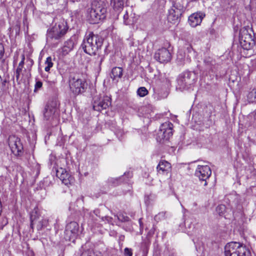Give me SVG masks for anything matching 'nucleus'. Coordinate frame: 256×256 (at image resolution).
Instances as JSON below:
<instances>
[{
    "label": "nucleus",
    "mask_w": 256,
    "mask_h": 256,
    "mask_svg": "<svg viewBox=\"0 0 256 256\" xmlns=\"http://www.w3.org/2000/svg\"><path fill=\"white\" fill-rule=\"evenodd\" d=\"M54 26L48 29L46 34V41L51 44H57L66 33L68 28L67 22L60 18Z\"/></svg>",
    "instance_id": "obj_1"
},
{
    "label": "nucleus",
    "mask_w": 256,
    "mask_h": 256,
    "mask_svg": "<svg viewBox=\"0 0 256 256\" xmlns=\"http://www.w3.org/2000/svg\"><path fill=\"white\" fill-rule=\"evenodd\" d=\"M102 44L103 38L101 36L90 32L84 38L81 46L86 53L92 56L96 54Z\"/></svg>",
    "instance_id": "obj_2"
},
{
    "label": "nucleus",
    "mask_w": 256,
    "mask_h": 256,
    "mask_svg": "<svg viewBox=\"0 0 256 256\" xmlns=\"http://www.w3.org/2000/svg\"><path fill=\"white\" fill-rule=\"evenodd\" d=\"M107 5V4L102 0H96L92 2V8L88 16L90 23H98L100 20L106 18Z\"/></svg>",
    "instance_id": "obj_3"
},
{
    "label": "nucleus",
    "mask_w": 256,
    "mask_h": 256,
    "mask_svg": "<svg viewBox=\"0 0 256 256\" xmlns=\"http://www.w3.org/2000/svg\"><path fill=\"white\" fill-rule=\"evenodd\" d=\"M240 42L243 48L250 50L255 44L254 32L249 26L242 28L240 31Z\"/></svg>",
    "instance_id": "obj_4"
},
{
    "label": "nucleus",
    "mask_w": 256,
    "mask_h": 256,
    "mask_svg": "<svg viewBox=\"0 0 256 256\" xmlns=\"http://www.w3.org/2000/svg\"><path fill=\"white\" fill-rule=\"evenodd\" d=\"M225 256H250V252L239 242H232L224 247Z\"/></svg>",
    "instance_id": "obj_5"
},
{
    "label": "nucleus",
    "mask_w": 256,
    "mask_h": 256,
    "mask_svg": "<svg viewBox=\"0 0 256 256\" xmlns=\"http://www.w3.org/2000/svg\"><path fill=\"white\" fill-rule=\"evenodd\" d=\"M69 86L71 92L78 95L85 92L87 88L86 80L78 76H70L69 80Z\"/></svg>",
    "instance_id": "obj_6"
},
{
    "label": "nucleus",
    "mask_w": 256,
    "mask_h": 256,
    "mask_svg": "<svg viewBox=\"0 0 256 256\" xmlns=\"http://www.w3.org/2000/svg\"><path fill=\"white\" fill-rule=\"evenodd\" d=\"M197 80L196 74L192 72L186 71L181 74L178 79L179 88L181 90H188L194 84Z\"/></svg>",
    "instance_id": "obj_7"
},
{
    "label": "nucleus",
    "mask_w": 256,
    "mask_h": 256,
    "mask_svg": "<svg viewBox=\"0 0 256 256\" xmlns=\"http://www.w3.org/2000/svg\"><path fill=\"white\" fill-rule=\"evenodd\" d=\"M48 220L40 217V212L38 208H34L30 214V228L34 229L36 225L38 230H41L44 227L46 226Z\"/></svg>",
    "instance_id": "obj_8"
},
{
    "label": "nucleus",
    "mask_w": 256,
    "mask_h": 256,
    "mask_svg": "<svg viewBox=\"0 0 256 256\" xmlns=\"http://www.w3.org/2000/svg\"><path fill=\"white\" fill-rule=\"evenodd\" d=\"M58 104L56 100L48 102L43 110L44 118L46 120H50L56 116L58 112Z\"/></svg>",
    "instance_id": "obj_9"
},
{
    "label": "nucleus",
    "mask_w": 256,
    "mask_h": 256,
    "mask_svg": "<svg viewBox=\"0 0 256 256\" xmlns=\"http://www.w3.org/2000/svg\"><path fill=\"white\" fill-rule=\"evenodd\" d=\"M173 124L172 123L167 122L160 126L158 133V140L160 142L162 140H168L172 136Z\"/></svg>",
    "instance_id": "obj_10"
},
{
    "label": "nucleus",
    "mask_w": 256,
    "mask_h": 256,
    "mask_svg": "<svg viewBox=\"0 0 256 256\" xmlns=\"http://www.w3.org/2000/svg\"><path fill=\"white\" fill-rule=\"evenodd\" d=\"M8 145L12 152L16 156H21L23 154V145L20 139L15 136L8 138Z\"/></svg>",
    "instance_id": "obj_11"
},
{
    "label": "nucleus",
    "mask_w": 256,
    "mask_h": 256,
    "mask_svg": "<svg viewBox=\"0 0 256 256\" xmlns=\"http://www.w3.org/2000/svg\"><path fill=\"white\" fill-rule=\"evenodd\" d=\"M111 105V98L108 96H95L94 98L93 108L100 112L106 109Z\"/></svg>",
    "instance_id": "obj_12"
},
{
    "label": "nucleus",
    "mask_w": 256,
    "mask_h": 256,
    "mask_svg": "<svg viewBox=\"0 0 256 256\" xmlns=\"http://www.w3.org/2000/svg\"><path fill=\"white\" fill-rule=\"evenodd\" d=\"M79 225L76 222H70L66 226L64 238L66 240H71L76 238L78 234Z\"/></svg>",
    "instance_id": "obj_13"
},
{
    "label": "nucleus",
    "mask_w": 256,
    "mask_h": 256,
    "mask_svg": "<svg viewBox=\"0 0 256 256\" xmlns=\"http://www.w3.org/2000/svg\"><path fill=\"white\" fill-rule=\"evenodd\" d=\"M211 174V169L209 166L206 165H198L195 171V176L198 178L200 180L204 182V186H207L206 180L209 178Z\"/></svg>",
    "instance_id": "obj_14"
},
{
    "label": "nucleus",
    "mask_w": 256,
    "mask_h": 256,
    "mask_svg": "<svg viewBox=\"0 0 256 256\" xmlns=\"http://www.w3.org/2000/svg\"><path fill=\"white\" fill-rule=\"evenodd\" d=\"M171 57V54L169 50L165 48L158 49L154 54V58L160 63L168 62Z\"/></svg>",
    "instance_id": "obj_15"
},
{
    "label": "nucleus",
    "mask_w": 256,
    "mask_h": 256,
    "mask_svg": "<svg viewBox=\"0 0 256 256\" xmlns=\"http://www.w3.org/2000/svg\"><path fill=\"white\" fill-rule=\"evenodd\" d=\"M205 16V13L200 11L193 13L188 16V23L191 27L196 28L201 24Z\"/></svg>",
    "instance_id": "obj_16"
},
{
    "label": "nucleus",
    "mask_w": 256,
    "mask_h": 256,
    "mask_svg": "<svg viewBox=\"0 0 256 256\" xmlns=\"http://www.w3.org/2000/svg\"><path fill=\"white\" fill-rule=\"evenodd\" d=\"M76 43L75 36H72L70 39L66 40L62 48V53L63 55L68 54L74 48Z\"/></svg>",
    "instance_id": "obj_17"
},
{
    "label": "nucleus",
    "mask_w": 256,
    "mask_h": 256,
    "mask_svg": "<svg viewBox=\"0 0 256 256\" xmlns=\"http://www.w3.org/2000/svg\"><path fill=\"white\" fill-rule=\"evenodd\" d=\"M136 19L135 18V14L132 11L126 10L123 15V23L126 26L133 25L136 22Z\"/></svg>",
    "instance_id": "obj_18"
},
{
    "label": "nucleus",
    "mask_w": 256,
    "mask_h": 256,
    "mask_svg": "<svg viewBox=\"0 0 256 256\" xmlns=\"http://www.w3.org/2000/svg\"><path fill=\"white\" fill-rule=\"evenodd\" d=\"M171 168V164L170 162L164 160H160L156 167L157 172L160 174H164L168 172Z\"/></svg>",
    "instance_id": "obj_19"
},
{
    "label": "nucleus",
    "mask_w": 256,
    "mask_h": 256,
    "mask_svg": "<svg viewBox=\"0 0 256 256\" xmlns=\"http://www.w3.org/2000/svg\"><path fill=\"white\" fill-rule=\"evenodd\" d=\"M182 12L172 8L169 10V14L168 16V20L172 23H176L180 18Z\"/></svg>",
    "instance_id": "obj_20"
},
{
    "label": "nucleus",
    "mask_w": 256,
    "mask_h": 256,
    "mask_svg": "<svg viewBox=\"0 0 256 256\" xmlns=\"http://www.w3.org/2000/svg\"><path fill=\"white\" fill-rule=\"evenodd\" d=\"M185 4V0H176L174 2L172 8L182 13L186 9Z\"/></svg>",
    "instance_id": "obj_21"
},
{
    "label": "nucleus",
    "mask_w": 256,
    "mask_h": 256,
    "mask_svg": "<svg viewBox=\"0 0 256 256\" xmlns=\"http://www.w3.org/2000/svg\"><path fill=\"white\" fill-rule=\"evenodd\" d=\"M122 76V70L120 67L114 68L111 72L110 77L113 80H118Z\"/></svg>",
    "instance_id": "obj_22"
},
{
    "label": "nucleus",
    "mask_w": 256,
    "mask_h": 256,
    "mask_svg": "<svg viewBox=\"0 0 256 256\" xmlns=\"http://www.w3.org/2000/svg\"><path fill=\"white\" fill-rule=\"evenodd\" d=\"M126 0H111L110 4L115 10H122Z\"/></svg>",
    "instance_id": "obj_23"
},
{
    "label": "nucleus",
    "mask_w": 256,
    "mask_h": 256,
    "mask_svg": "<svg viewBox=\"0 0 256 256\" xmlns=\"http://www.w3.org/2000/svg\"><path fill=\"white\" fill-rule=\"evenodd\" d=\"M247 100L249 103L256 102V88L252 89L246 95Z\"/></svg>",
    "instance_id": "obj_24"
},
{
    "label": "nucleus",
    "mask_w": 256,
    "mask_h": 256,
    "mask_svg": "<svg viewBox=\"0 0 256 256\" xmlns=\"http://www.w3.org/2000/svg\"><path fill=\"white\" fill-rule=\"evenodd\" d=\"M45 64H46V66L45 67L44 70L46 72H48L50 68L53 66L52 59L50 56H48L46 58V60L45 62Z\"/></svg>",
    "instance_id": "obj_25"
},
{
    "label": "nucleus",
    "mask_w": 256,
    "mask_h": 256,
    "mask_svg": "<svg viewBox=\"0 0 256 256\" xmlns=\"http://www.w3.org/2000/svg\"><path fill=\"white\" fill-rule=\"evenodd\" d=\"M137 94L140 97H144L148 94V90L145 87H140L138 89Z\"/></svg>",
    "instance_id": "obj_26"
},
{
    "label": "nucleus",
    "mask_w": 256,
    "mask_h": 256,
    "mask_svg": "<svg viewBox=\"0 0 256 256\" xmlns=\"http://www.w3.org/2000/svg\"><path fill=\"white\" fill-rule=\"evenodd\" d=\"M62 171L60 173V172L58 170L57 171V173H56V174H57V176L59 177V178H60V180H62V178H67L69 176V174H67L66 172H64V170H62Z\"/></svg>",
    "instance_id": "obj_27"
},
{
    "label": "nucleus",
    "mask_w": 256,
    "mask_h": 256,
    "mask_svg": "<svg viewBox=\"0 0 256 256\" xmlns=\"http://www.w3.org/2000/svg\"><path fill=\"white\" fill-rule=\"evenodd\" d=\"M166 218V212H160L158 214L156 215L154 217L156 220H160L164 219Z\"/></svg>",
    "instance_id": "obj_28"
},
{
    "label": "nucleus",
    "mask_w": 256,
    "mask_h": 256,
    "mask_svg": "<svg viewBox=\"0 0 256 256\" xmlns=\"http://www.w3.org/2000/svg\"><path fill=\"white\" fill-rule=\"evenodd\" d=\"M118 218L122 222H128L130 220L129 218L122 214H120L118 216Z\"/></svg>",
    "instance_id": "obj_29"
},
{
    "label": "nucleus",
    "mask_w": 256,
    "mask_h": 256,
    "mask_svg": "<svg viewBox=\"0 0 256 256\" xmlns=\"http://www.w3.org/2000/svg\"><path fill=\"white\" fill-rule=\"evenodd\" d=\"M7 82L8 81L6 79H2L0 76V91L4 90Z\"/></svg>",
    "instance_id": "obj_30"
},
{
    "label": "nucleus",
    "mask_w": 256,
    "mask_h": 256,
    "mask_svg": "<svg viewBox=\"0 0 256 256\" xmlns=\"http://www.w3.org/2000/svg\"><path fill=\"white\" fill-rule=\"evenodd\" d=\"M226 210V207L224 205H220L216 207V210L217 212L220 214L222 215L224 214Z\"/></svg>",
    "instance_id": "obj_31"
},
{
    "label": "nucleus",
    "mask_w": 256,
    "mask_h": 256,
    "mask_svg": "<svg viewBox=\"0 0 256 256\" xmlns=\"http://www.w3.org/2000/svg\"><path fill=\"white\" fill-rule=\"evenodd\" d=\"M72 180V178L68 176V177L67 178H62V182L66 186H68L70 184Z\"/></svg>",
    "instance_id": "obj_32"
},
{
    "label": "nucleus",
    "mask_w": 256,
    "mask_h": 256,
    "mask_svg": "<svg viewBox=\"0 0 256 256\" xmlns=\"http://www.w3.org/2000/svg\"><path fill=\"white\" fill-rule=\"evenodd\" d=\"M4 48L3 44L2 43H0V61L2 60V62L4 61V60H2V58L4 56Z\"/></svg>",
    "instance_id": "obj_33"
},
{
    "label": "nucleus",
    "mask_w": 256,
    "mask_h": 256,
    "mask_svg": "<svg viewBox=\"0 0 256 256\" xmlns=\"http://www.w3.org/2000/svg\"><path fill=\"white\" fill-rule=\"evenodd\" d=\"M204 62L205 64L208 66H211L212 65H213L214 62L212 60V59L210 58H206L204 60Z\"/></svg>",
    "instance_id": "obj_34"
},
{
    "label": "nucleus",
    "mask_w": 256,
    "mask_h": 256,
    "mask_svg": "<svg viewBox=\"0 0 256 256\" xmlns=\"http://www.w3.org/2000/svg\"><path fill=\"white\" fill-rule=\"evenodd\" d=\"M124 254L126 256H132V252L131 248H126L124 250Z\"/></svg>",
    "instance_id": "obj_35"
},
{
    "label": "nucleus",
    "mask_w": 256,
    "mask_h": 256,
    "mask_svg": "<svg viewBox=\"0 0 256 256\" xmlns=\"http://www.w3.org/2000/svg\"><path fill=\"white\" fill-rule=\"evenodd\" d=\"M42 86V82L40 81H37L35 84L34 92H36L38 90L41 88Z\"/></svg>",
    "instance_id": "obj_36"
},
{
    "label": "nucleus",
    "mask_w": 256,
    "mask_h": 256,
    "mask_svg": "<svg viewBox=\"0 0 256 256\" xmlns=\"http://www.w3.org/2000/svg\"><path fill=\"white\" fill-rule=\"evenodd\" d=\"M249 117L251 118H254V123H255L256 125V110L254 111V112H252L250 115Z\"/></svg>",
    "instance_id": "obj_37"
},
{
    "label": "nucleus",
    "mask_w": 256,
    "mask_h": 256,
    "mask_svg": "<svg viewBox=\"0 0 256 256\" xmlns=\"http://www.w3.org/2000/svg\"><path fill=\"white\" fill-rule=\"evenodd\" d=\"M108 180L109 182L114 185H116L118 184V180L116 178H110Z\"/></svg>",
    "instance_id": "obj_38"
},
{
    "label": "nucleus",
    "mask_w": 256,
    "mask_h": 256,
    "mask_svg": "<svg viewBox=\"0 0 256 256\" xmlns=\"http://www.w3.org/2000/svg\"><path fill=\"white\" fill-rule=\"evenodd\" d=\"M102 220H106L108 222H112V218L110 216H106L104 217H102Z\"/></svg>",
    "instance_id": "obj_39"
},
{
    "label": "nucleus",
    "mask_w": 256,
    "mask_h": 256,
    "mask_svg": "<svg viewBox=\"0 0 256 256\" xmlns=\"http://www.w3.org/2000/svg\"><path fill=\"white\" fill-rule=\"evenodd\" d=\"M24 60H25L24 56V55H22V60L18 64V66H20V67H24Z\"/></svg>",
    "instance_id": "obj_40"
},
{
    "label": "nucleus",
    "mask_w": 256,
    "mask_h": 256,
    "mask_svg": "<svg viewBox=\"0 0 256 256\" xmlns=\"http://www.w3.org/2000/svg\"><path fill=\"white\" fill-rule=\"evenodd\" d=\"M184 48H186L188 52H190L192 50V46L188 44H186Z\"/></svg>",
    "instance_id": "obj_41"
},
{
    "label": "nucleus",
    "mask_w": 256,
    "mask_h": 256,
    "mask_svg": "<svg viewBox=\"0 0 256 256\" xmlns=\"http://www.w3.org/2000/svg\"><path fill=\"white\" fill-rule=\"evenodd\" d=\"M20 73L16 72V78L17 82H18L20 78Z\"/></svg>",
    "instance_id": "obj_42"
},
{
    "label": "nucleus",
    "mask_w": 256,
    "mask_h": 256,
    "mask_svg": "<svg viewBox=\"0 0 256 256\" xmlns=\"http://www.w3.org/2000/svg\"><path fill=\"white\" fill-rule=\"evenodd\" d=\"M24 67H20V66H18L16 70V72H20V73H22V68Z\"/></svg>",
    "instance_id": "obj_43"
},
{
    "label": "nucleus",
    "mask_w": 256,
    "mask_h": 256,
    "mask_svg": "<svg viewBox=\"0 0 256 256\" xmlns=\"http://www.w3.org/2000/svg\"><path fill=\"white\" fill-rule=\"evenodd\" d=\"M46 0L48 3H50V4H53L56 3L58 0Z\"/></svg>",
    "instance_id": "obj_44"
},
{
    "label": "nucleus",
    "mask_w": 256,
    "mask_h": 256,
    "mask_svg": "<svg viewBox=\"0 0 256 256\" xmlns=\"http://www.w3.org/2000/svg\"><path fill=\"white\" fill-rule=\"evenodd\" d=\"M94 213L98 216H100L99 214L100 213V210H94Z\"/></svg>",
    "instance_id": "obj_45"
},
{
    "label": "nucleus",
    "mask_w": 256,
    "mask_h": 256,
    "mask_svg": "<svg viewBox=\"0 0 256 256\" xmlns=\"http://www.w3.org/2000/svg\"><path fill=\"white\" fill-rule=\"evenodd\" d=\"M178 57L180 59L182 60L184 56H183V54H180V52H178Z\"/></svg>",
    "instance_id": "obj_46"
},
{
    "label": "nucleus",
    "mask_w": 256,
    "mask_h": 256,
    "mask_svg": "<svg viewBox=\"0 0 256 256\" xmlns=\"http://www.w3.org/2000/svg\"><path fill=\"white\" fill-rule=\"evenodd\" d=\"M138 222H139V224H140V228H142V218H140L139 219Z\"/></svg>",
    "instance_id": "obj_47"
},
{
    "label": "nucleus",
    "mask_w": 256,
    "mask_h": 256,
    "mask_svg": "<svg viewBox=\"0 0 256 256\" xmlns=\"http://www.w3.org/2000/svg\"><path fill=\"white\" fill-rule=\"evenodd\" d=\"M102 60H103V59L102 58L100 59V64H101V63L102 62Z\"/></svg>",
    "instance_id": "obj_48"
},
{
    "label": "nucleus",
    "mask_w": 256,
    "mask_h": 256,
    "mask_svg": "<svg viewBox=\"0 0 256 256\" xmlns=\"http://www.w3.org/2000/svg\"><path fill=\"white\" fill-rule=\"evenodd\" d=\"M255 50H256V49Z\"/></svg>",
    "instance_id": "obj_49"
}]
</instances>
